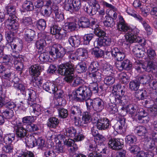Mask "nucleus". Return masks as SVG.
Masks as SVG:
<instances>
[{"mask_svg": "<svg viewBox=\"0 0 157 157\" xmlns=\"http://www.w3.org/2000/svg\"><path fill=\"white\" fill-rule=\"evenodd\" d=\"M74 65L71 63L61 64L58 69L59 73L65 76L64 80L68 83H71L73 81L75 77L72 75L74 74Z\"/></svg>", "mask_w": 157, "mask_h": 157, "instance_id": "1", "label": "nucleus"}, {"mask_svg": "<svg viewBox=\"0 0 157 157\" xmlns=\"http://www.w3.org/2000/svg\"><path fill=\"white\" fill-rule=\"evenodd\" d=\"M92 94L90 88L85 85L79 86L73 92V97L77 100L82 101L89 98Z\"/></svg>", "mask_w": 157, "mask_h": 157, "instance_id": "2", "label": "nucleus"}, {"mask_svg": "<svg viewBox=\"0 0 157 157\" xmlns=\"http://www.w3.org/2000/svg\"><path fill=\"white\" fill-rule=\"evenodd\" d=\"M150 134L153 141L151 140L150 138L146 136H144V146L147 149H154L155 146V142H157V131H152Z\"/></svg>", "mask_w": 157, "mask_h": 157, "instance_id": "3", "label": "nucleus"}, {"mask_svg": "<svg viewBox=\"0 0 157 157\" xmlns=\"http://www.w3.org/2000/svg\"><path fill=\"white\" fill-rule=\"evenodd\" d=\"M49 53L54 59H56L63 57L65 54V51L60 45L55 44L52 47Z\"/></svg>", "mask_w": 157, "mask_h": 157, "instance_id": "4", "label": "nucleus"}, {"mask_svg": "<svg viewBox=\"0 0 157 157\" xmlns=\"http://www.w3.org/2000/svg\"><path fill=\"white\" fill-rule=\"evenodd\" d=\"M38 35L39 36H40L41 38L40 40L36 42V46L37 48L42 50L47 44L49 43V42L51 41V38L45 33H40Z\"/></svg>", "mask_w": 157, "mask_h": 157, "instance_id": "5", "label": "nucleus"}, {"mask_svg": "<svg viewBox=\"0 0 157 157\" xmlns=\"http://www.w3.org/2000/svg\"><path fill=\"white\" fill-rule=\"evenodd\" d=\"M108 144L113 149L118 150L121 149L123 146V140L119 138H111L109 141Z\"/></svg>", "mask_w": 157, "mask_h": 157, "instance_id": "6", "label": "nucleus"}, {"mask_svg": "<svg viewBox=\"0 0 157 157\" xmlns=\"http://www.w3.org/2000/svg\"><path fill=\"white\" fill-rule=\"evenodd\" d=\"M117 29L119 31L126 33L132 31V29L127 24L125 23L122 17H119V20L117 23Z\"/></svg>", "mask_w": 157, "mask_h": 157, "instance_id": "7", "label": "nucleus"}, {"mask_svg": "<svg viewBox=\"0 0 157 157\" xmlns=\"http://www.w3.org/2000/svg\"><path fill=\"white\" fill-rule=\"evenodd\" d=\"M6 27L9 31L15 32L16 33L17 30L18 28V24L15 20L8 19L5 22Z\"/></svg>", "mask_w": 157, "mask_h": 157, "instance_id": "8", "label": "nucleus"}, {"mask_svg": "<svg viewBox=\"0 0 157 157\" xmlns=\"http://www.w3.org/2000/svg\"><path fill=\"white\" fill-rule=\"evenodd\" d=\"M125 37L127 42L130 43L136 42L140 43L142 41V40L140 38L137 37L136 35L134 34L132 29L130 32L126 33Z\"/></svg>", "mask_w": 157, "mask_h": 157, "instance_id": "9", "label": "nucleus"}, {"mask_svg": "<svg viewBox=\"0 0 157 157\" xmlns=\"http://www.w3.org/2000/svg\"><path fill=\"white\" fill-rule=\"evenodd\" d=\"M112 43L110 37L105 36L102 39H99L95 41L94 43V46L96 47H101L102 46H109L111 45Z\"/></svg>", "mask_w": 157, "mask_h": 157, "instance_id": "10", "label": "nucleus"}, {"mask_svg": "<svg viewBox=\"0 0 157 157\" xmlns=\"http://www.w3.org/2000/svg\"><path fill=\"white\" fill-rule=\"evenodd\" d=\"M12 56L14 59V63L16 69L18 71L22 70L23 67V64L20 62L22 59V56L13 52L11 54Z\"/></svg>", "mask_w": 157, "mask_h": 157, "instance_id": "11", "label": "nucleus"}, {"mask_svg": "<svg viewBox=\"0 0 157 157\" xmlns=\"http://www.w3.org/2000/svg\"><path fill=\"white\" fill-rule=\"evenodd\" d=\"M26 130L21 125H17L14 127V131L16 135L21 139L25 138L26 136Z\"/></svg>", "mask_w": 157, "mask_h": 157, "instance_id": "12", "label": "nucleus"}, {"mask_svg": "<svg viewBox=\"0 0 157 157\" xmlns=\"http://www.w3.org/2000/svg\"><path fill=\"white\" fill-rule=\"evenodd\" d=\"M116 66L120 71H122L123 69L128 70L131 69L132 65V63L129 60L126 59L123 61L121 65L116 63Z\"/></svg>", "mask_w": 157, "mask_h": 157, "instance_id": "13", "label": "nucleus"}, {"mask_svg": "<svg viewBox=\"0 0 157 157\" xmlns=\"http://www.w3.org/2000/svg\"><path fill=\"white\" fill-rule=\"evenodd\" d=\"M70 113V118L71 119L73 120L77 117L81 116L82 112L80 107L73 106L71 108Z\"/></svg>", "mask_w": 157, "mask_h": 157, "instance_id": "14", "label": "nucleus"}, {"mask_svg": "<svg viewBox=\"0 0 157 157\" xmlns=\"http://www.w3.org/2000/svg\"><path fill=\"white\" fill-rule=\"evenodd\" d=\"M93 109L95 111L100 112L104 108V103L103 101L99 98L94 99Z\"/></svg>", "mask_w": 157, "mask_h": 157, "instance_id": "15", "label": "nucleus"}, {"mask_svg": "<svg viewBox=\"0 0 157 157\" xmlns=\"http://www.w3.org/2000/svg\"><path fill=\"white\" fill-rule=\"evenodd\" d=\"M44 90L49 93L54 94L55 93L57 87L56 85L51 82H45L43 85Z\"/></svg>", "mask_w": 157, "mask_h": 157, "instance_id": "16", "label": "nucleus"}, {"mask_svg": "<svg viewBox=\"0 0 157 157\" xmlns=\"http://www.w3.org/2000/svg\"><path fill=\"white\" fill-rule=\"evenodd\" d=\"M88 75L93 82H99L101 80V74L100 71L89 72Z\"/></svg>", "mask_w": 157, "mask_h": 157, "instance_id": "17", "label": "nucleus"}, {"mask_svg": "<svg viewBox=\"0 0 157 157\" xmlns=\"http://www.w3.org/2000/svg\"><path fill=\"white\" fill-rule=\"evenodd\" d=\"M35 36V32L34 30L31 29H27L25 30L24 38L27 41H32Z\"/></svg>", "mask_w": 157, "mask_h": 157, "instance_id": "18", "label": "nucleus"}, {"mask_svg": "<svg viewBox=\"0 0 157 157\" xmlns=\"http://www.w3.org/2000/svg\"><path fill=\"white\" fill-rule=\"evenodd\" d=\"M125 90L126 89L124 86H122L120 84H117L113 86L112 93L123 96L124 94Z\"/></svg>", "mask_w": 157, "mask_h": 157, "instance_id": "19", "label": "nucleus"}, {"mask_svg": "<svg viewBox=\"0 0 157 157\" xmlns=\"http://www.w3.org/2000/svg\"><path fill=\"white\" fill-rule=\"evenodd\" d=\"M79 26L82 28H87L90 27V21L85 17H82L78 21Z\"/></svg>", "mask_w": 157, "mask_h": 157, "instance_id": "20", "label": "nucleus"}, {"mask_svg": "<svg viewBox=\"0 0 157 157\" xmlns=\"http://www.w3.org/2000/svg\"><path fill=\"white\" fill-rule=\"evenodd\" d=\"M28 95V99L29 105H32V103L36 101V96L35 92L32 90H28L27 92Z\"/></svg>", "mask_w": 157, "mask_h": 157, "instance_id": "21", "label": "nucleus"}, {"mask_svg": "<svg viewBox=\"0 0 157 157\" xmlns=\"http://www.w3.org/2000/svg\"><path fill=\"white\" fill-rule=\"evenodd\" d=\"M40 67L37 65H34L30 67L29 71L30 74L36 76H38L40 74Z\"/></svg>", "mask_w": 157, "mask_h": 157, "instance_id": "22", "label": "nucleus"}, {"mask_svg": "<svg viewBox=\"0 0 157 157\" xmlns=\"http://www.w3.org/2000/svg\"><path fill=\"white\" fill-rule=\"evenodd\" d=\"M145 69L146 71H152L153 73H155L157 71V64L153 61H149L148 62L146 67H145Z\"/></svg>", "mask_w": 157, "mask_h": 157, "instance_id": "23", "label": "nucleus"}, {"mask_svg": "<svg viewBox=\"0 0 157 157\" xmlns=\"http://www.w3.org/2000/svg\"><path fill=\"white\" fill-rule=\"evenodd\" d=\"M137 78L140 83L148 84L152 80V75L149 74L143 75Z\"/></svg>", "mask_w": 157, "mask_h": 157, "instance_id": "24", "label": "nucleus"}, {"mask_svg": "<svg viewBox=\"0 0 157 157\" xmlns=\"http://www.w3.org/2000/svg\"><path fill=\"white\" fill-rule=\"evenodd\" d=\"M70 44L74 47H78L80 44V40L78 36H70L68 39Z\"/></svg>", "mask_w": 157, "mask_h": 157, "instance_id": "25", "label": "nucleus"}, {"mask_svg": "<svg viewBox=\"0 0 157 157\" xmlns=\"http://www.w3.org/2000/svg\"><path fill=\"white\" fill-rule=\"evenodd\" d=\"M112 94L110 99L111 102L116 104H122L121 98L123 95L114 93H112Z\"/></svg>", "mask_w": 157, "mask_h": 157, "instance_id": "26", "label": "nucleus"}, {"mask_svg": "<svg viewBox=\"0 0 157 157\" xmlns=\"http://www.w3.org/2000/svg\"><path fill=\"white\" fill-rule=\"evenodd\" d=\"M26 145L29 147L33 148L35 146V139L34 136H28L25 139Z\"/></svg>", "mask_w": 157, "mask_h": 157, "instance_id": "27", "label": "nucleus"}, {"mask_svg": "<svg viewBox=\"0 0 157 157\" xmlns=\"http://www.w3.org/2000/svg\"><path fill=\"white\" fill-rule=\"evenodd\" d=\"M76 53L79 58V60H82L86 59L88 56L87 50L83 48H79L77 50Z\"/></svg>", "mask_w": 157, "mask_h": 157, "instance_id": "28", "label": "nucleus"}, {"mask_svg": "<svg viewBox=\"0 0 157 157\" xmlns=\"http://www.w3.org/2000/svg\"><path fill=\"white\" fill-rule=\"evenodd\" d=\"M140 85V82L137 78L136 79L131 81L129 83V88L132 91H137Z\"/></svg>", "mask_w": 157, "mask_h": 157, "instance_id": "29", "label": "nucleus"}, {"mask_svg": "<svg viewBox=\"0 0 157 157\" xmlns=\"http://www.w3.org/2000/svg\"><path fill=\"white\" fill-rule=\"evenodd\" d=\"M132 52L136 57L139 58L143 57L144 54V52L140 48V46L138 45H136L133 47Z\"/></svg>", "mask_w": 157, "mask_h": 157, "instance_id": "30", "label": "nucleus"}, {"mask_svg": "<svg viewBox=\"0 0 157 157\" xmlns=\"http://www.w3.org/2000/svg\"><path fill=\"white\" fill-rule=\"evenodd\" d=\"M59 121L55 117L50 118L48 121L47 125L48 127L51 128H55L58 125Z\"/></svg>", "mask_w": 157, "mask_h": 157, "instance_id": "31", "label": "nucleus"}, {"mask_svg": "<svg viewBox=\"0 0 157 157\" xmlns=\"http://www.w3.org/2000/svg\"><path fill=\"white\" fill-rule=\"evenodd\" d=\"M109 120L106 118H101L98 119L97 120V128H101L102 127V125L103 123H105L106 128H109Z\"/></svg>", "mask_w": 157, "mask_h": 157, "instance_id": "32", "label": "nucleus"}, {"mask_svg": "<svg viewBox=\"0 0 157 157\" xmlns=\"http://www.w3.org/2000/svg\"><path fill=\"white\" fill-rule=\"evenodd\" d=\"M107 108L108 111L111 114H115L118 111L116 104L113 102L109 103Z\"/></svg>", "mask_w": 157, "mask_h": 157, "instance_id": "33", "label": "nucleus"}, {"mask_svg": "<svg viewBox=\"0 0 157 157\" xmlns=\"http://www.w3.org/2000/svg\"><path fill=\"white\" fill-rule=\"evenodd\" d=\"M22 7L24 10L27 11H32L34 9V6L32 2L30 1H26L22 5Z\"/></svg>", "mask_w": 157, "mask_h": 157, "instance_id": "34", "label": "nucleus"}, {"mask_svg": "<svg viewBox=\"0 0 157 157\" xmlns=\"http://www.w3.org/2000/svg\"><path fill=\"white\" fill-rule=\"evenodd\" d=\"M76 133V129L73 127H70L66 129L65 135L68 137L75 138Z\"/></svg>", "mask_w": 157, "mask_h": 157, "instance_id": "35", "label": "nucleus"}, {"mask_svg": "<svg viewBox=\"0 0 157 157\" xmlns=\"http://www.w3.org/2000/svg\"><path fill=\"white\" fill-rule=\"evenodd\" d=\"M40 12L43 16L48 17L52 13V7H44L41 9Z\"/></svg>", "mask_w": 157, "mask_h": 157, "instance_id": "36", "label": "nucleus"}, {"mask_svg": "<svg viewBox=\"0 0 157 157\" xmlns=\"http://www.w3.org/2000/svg\"><path fill=\"white\" fill-rule=\"evenodd\" d=\"M64 9L71 13L73 12V0H65L64 3Z\"/></svg>", "mask_w": 157, "mask_h": 157, "instance_id": "37", "label": "nucleus"}, {"mask_svg": "<svg viewBox=\"0 0 157 157\" xmlns=\"http://www.w3.org/2000/svg\"><path fill=\"white\" fill-rule=\"evenodd\" d=\"M32 107L33 112L36 116H39L41 113V107L40 105L36 104L35 102L32 103V105H29Z\"/></svg>", "mask_w": 157, "mask_h": 157, "instance_id": "38", "label": "nucleus"}, {"mask_svg": "<svg viewBox=\"0 0 157 157\" xmlns=\"http://www.w3.org/2000/svg\"><path fill=\"white\" fill-rule=\"evenodd\" d=\"M137 138L134 135H129L125 137V141L127 144L131 145L135 144L137 141Z\"/></svg>", "mask_w": 157, "mask_h": 157, "instance_id": "39", "label": "nucleus"}, {"mask_svg": "<svg viewBox=\"0 0 157 157\" xmlns=\"http://www.w3.org/2000/svg\"><path fill=\"white\" fill-rule=\"evenodd\" d=\"M125 119L124 118H121L120 119L119 121L115 125L114 127L117 130H121L123 128H125Z\"/></svg>", "mask_w": 157, "mask_h": 157, "instance_id": "40", "label": "nucleus"}, {"mask_svg": "<svg viewBox=\"0 0 157 157\" xmlns=\"http://www.w3.org/2000/svg\"><path fill=\"white\" fill-rule=\"evenodd\" d=\"M137 106L136 105L132 104L129 105L127 107V112L132 116L136 115L137 112Z\"/></svg>", "mask_w": 157, "mask_h": 157, "instance_id": "41", "label": "nucleus"}, {"mask_svg": "<svg viewBox=\"0 0 157 157\" xmlns=\"http://www.w3.org/2000/svg\"><path fill=\"white\" fill-rule=\"evenodd\" d=\"M146 96V93L145 90H137L135 92V98L139 100H143Z\"/></svg>", "mask_w": 157, "mask_h": 157, "instance_id": "42", "label": "nucleus"}, {"mask_svg": "<svg viewBox=\"0 0 157 157\" xmlns=\"http://www.w3.org/2000/svg\"><path fill=\"white\" fill-rule=\"evenodd\" d=\"M2 113L5 118L7 119H10L13 117V112L12 109H6Z\"/></svg>", "mask_w": 157, "mask_h": 157, "instance_id": "43", "label": "nucleus"}, {"mask_svg": "<svg viewBox=\"0 0 157 157\" xmlns=\"http://www.w3.org/2000/svg\"><path fill=\"white\" fill-rule=\"evenodd\" d=\"M37 28L40 30H43L45 29L46 26V21L44 19H40L37 21Z\"/></svg>", "mask_w": 157, "mask_h": 157, "instance_id": "44", "label": "nucleus"}, {"mask_svg": "<svg viewBox=\"0 0 157 157\" xmlns=\"http://www.w3.org/2000/svg\"><path fill=\"white\" fill-rule=\"evenodd\" d=\"M75 69L78 73H82L86 70V64L85 63H78L76 66Z\"/></svg>", "mask_w": 157, "mask_h": 157, "instance_id": "45", "label": "nucleus"}, {"mask_svg": "<svg viewBox=\"0 0 157 157\" xmlns=\"http://www.w3.org/2000/svg\"><path fill=\"white\" fill-rule=\"evenodd\" d=\"M22 25L24 27L29 26L33 24L32 20L30 17H25L21 21Z\"/></svg>", "mask_w": 157, "mask_h": 157, "instance_id": "46", "label": "nucleus"}, {"mask_svg": "<svg viewBox=\"0 0 157 157\" xmlns=\"http://www.w3.org/2000/svg\"><path fill=\"white\" fill-rule=\"evenodd\" d=\"M104 25L106 26L113 27L115 24L113 18L110 17H106V20L104 21Z\"/></svg>", "mask_w": 157, "mask_h": 157, "instance_id": "47", "label": "nucleus"}, {"mask_svg": "<svg viewBox=\"0 0 157 157\" xmlns=\"http://www.w3.org/2000/svg\"><path fill=\"white\" fill-rule=\"evenodd\" d=\"M15 33V32L11 31H7L6 33V39L8 42H13Z\"/></svg>", "mask_w": 157, "mask_h": 157, "instance_id": "48", "label": "nucleus"}, {"mask_svg": "<svg viewBox=\"0 0 157 157\" xmlns=\"http://www.w3.org/2000/svg\"><path fill=\"white\" fill-rule=\"evenodd\" d=\"M22 122L23 124H30L35 121L34 117L27 116L22 118Z\"/></svg>", "mask_w": 157, "mask_h": 157, "instance_id": "49", "label": "nucleus"}, {"mask_svg": "<svg viewBox=\"0 0 157 157\" xmlns=\"http://www.w3.org/2000/svg\"><path fill=\"white\" fill-rule=\"evenodd\" d=\"M91 118L90 113L88 112H84L82 115V121L84 124H87L90 122Z\"/></svg>", "mask_w": 157, "mask_h": 157, "instance_id": "50", "label": "nucleus"}, {"mask_svg": "<svg viewBox=\"0 0 157 157\" xmlns=\"http://www.w3.org/2000/svg\"><path fill=\"white\" fill-rule=\"evenodd\" d=\"M84 11L90 15H93L97 13L94 9L89 5H85L84 8Z\"/></svg>", "mask_w": 157, "mask_h": 157, "instance_id": "51", "label": "nucleus"}, {"mask_svg": "<svg viewBox=\"0 0 157 157\" xmlns=\"http://www.w3.org/2000/svg\"><path fill=\"white\" fill-rule=\"evenodd\" d=\"M67 36V33L66 30L62 29L56 34L55 37L57 39L59 40L64 39Z\"/></svg>", "mask_w": 157, "mask_h": 157, "instance_id": "52", "label": "nucleus"}, {"mask_svg": "<svg viewBox=\"0 0 157 157\" xmlns=\"http://www.w3.org/2000/svg\"><path fill=\"white\" fill-rule=\"evenodd\" d=\"M95 47V48L93 49L92 54L97 57H101L103 55V51L99 49V47Z\"/></svg>", "mask_w": 157, "mask_h": 157, "instance_id": "53", "label": "nucleus"}, {"mask_svg": "<svg viewBox=\"0 0 157 157\" xmlns=\"http://www.w3.org/2000/svg\"><path fill=\"white\" fill-rule=\"evenodd\" d=\"M14 135H9L4 137L2 139V143L10 144L14 139Z\"/></svg>", "mask_w": 157, "mask_h": 157, "instance_id": "54", "label": "nucleus"}, {"mask_svg": "<svg viewBox=\"0 0 157 157\" xmlns=\"http://www.w3.org/2000/svg\"><path fill=\"white\" fill-rule=\"evenodd\" d=\"M26 130L29 132H33L37 131L39 130V128L37 125L32 123L30 124H27L26 126Z\"/></svg>", "mask_w": 157, "mask_h": 157, "instance_id": "55", "label": "nucleus"}, {"mask_svg": "<svg viewBox=\"0 0 157 157\" xmlns=\"http://www.w3.org/2000/svg\"><path fill=\"white\" fill-rule=\"evenodd\" d=\"M89 5L95 10L97 12L100 8L98 2L96 0H90Z\"/></svg>", "mask_w": 157, "mask_h": 157, "instance_id": "56", "label": "nucleus"}, {"mask_svg": "<svg viewBox=\"0 0 157 157\" xmlns=\"http://www.w3.org/2000/svg\"><path fill=\"white\" fill-rule=\"evenodd\" d=\"M136 130V133L139 136H143L147 132V131L146 128L142 126H139L137 127Z\"/></svg>", "mask_w": 157, "mask_h": 157, "instance_id": "57", "label": "nucleus"}, {"mask_svg": "<svg viewBox=\"0 0 157 157\" xmlns=\"http://www.w3.org/2000/svg\"><path fill=\"white\" fill-rule=\"evenodd\" d=\"M81 7V2L80 0H74L73 2V12L78 11Z\"/></svg>", "mask_w": 157, "mask_h": 157, "instance_id": "58", "label": "nucleus"}, {"mask_svg": "<svg viewBox=\"0 0 157 157\" xmlns=\"http://www.w3.org/2000/svg\"><path fill=\"white\" fill-rule=\"evenodd\" d=\"M119 78L121 82L124 84H127L128 82V79L126 74L121 73L119 74Z\"/></svg>", "mask_w": 157, "mask_h": 157, "instance_id": "59", "label": "nucleus"}, {"mask_svg": "<svg viewBox=\"0 0 157 157\" xmlns=\"http://www.w3.org/2000/svg\"><path fill=\"white\" fill-rule=\"evenodd\" d=\"M94 33L96 35L99 37H105L106 34L105 32L99 28H94Z\"/></svg>", "mask_w": 157, "mask_h": 157, "instance_id": "60", "label": "nucleus"}, {"mask_svg": "<svg viewBox=\"0 0 157 157\" xmlns=\"http://www.w3.org/2000/svg\"><path fill=\"white\" fill-rule=\"evenodd\" d=\"M59 137L62 138V140H63L64 144L68 147L72 146L73 144H75L74 141L72 139H68L67 140H64V136L63 135H59L58 136V138Z\"/></svg>", "mask_w": 157, "mask_h": 157, "instance_id": "61", "label": "nucleus"}, {"mask_svg": "<svg viewBox=\"0 0 157 157\" xmlns=\"http://www.w3.org/2000/svg\"><path fill=\"white\" fill-rule=\"evenodd\" d=\"M67 53L68 55V57L72 60L75 61L77 60H79V58L78 57L76 51H69L67 52Z\"/></svg>", "mask_w": 157, "mask_h": 157, "instance_id": "62", "label": "nucleus"}, {"mask_svg": "<svg viewBox=\"0 0 157 157\" xmlns=\"http://www.w3.org/2000/svg\"><path fill=\"white\" fill-rule=\"evenodd\" d=\"M97 152L99 154H106V147L103 144H98L97 147Z\"/></svg>", "mask_w": 157, "mask_h": 157, "instance_id": "63", "label": "nucleus"}, {"mask_svg": "<svg viewBox=\"0 0 157 157\" xmlns=\"http://www.w3.org/2000/svg\"><path fill=\"white\" fill-rule=\"evenodd\" d=\"M115 81V78L111 76H107L105 77L104 80V82L107 85H112Z\"/></svg>", "mask_w": 157, "mask_h": 157, "instance_id": "64", "label": "nucleus"}]
</instances>
